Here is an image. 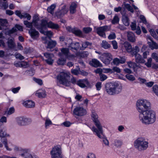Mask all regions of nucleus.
Listing matches in <instances>:
<instances>
[{
	"mask_svg": "<svg viewBox=\"0 0 158 158\" xmlns=\"http://www.w3.org/2000/svg\"><path fill=\"white\" fill-rule=\"evenodd\" d=\"M68 47L70 48V50L74 52L77 51L80 46L78 42L72 43L69 44Z\"/></svg>",
	"mask_w": 158,
	"mask_h": 158,
	"instance_id": "obj_17",
	"label": "nucleus"
},
{
	"mask_svg": "<svg viewBox=\"0 0 158 158\" xmlns=\"http://www.w3.org/2000/svg\"><path fill=\"white\" fill-rule=\"evenodd\" d=\"M122 89V85L119 82H109L105 85V91L110 95L118 94L121 92Z\"/></svg>",
	"mask_w": 158,
	"mask_h": 158,
	"instance_id": "obj_1",
	"label": "nucleus"
},
{
	"mask_svg": "<svg viewBox=\"0 0 158 158\" xmlns=\"http://www.w3.org/2000/svg\"><path fill=\"white\" fill-rule=\"evenodd\" d=\"M86 158H96L95 154L93 153H89L88 154Z\"/></svg>",
	"mask_w": 158,
	"mask_h": 158,
	"instance_id": "obj_64",
	"label": "nucleus"
},
{
	"mask_svg": "<svg viewBox=\"0 0 158 158\" xmlns=\"http://www.w3.org/2000/svg\"><path fill=\"white\" fill-rule=\"evenodd\" d=\"M127 64L128 66L131 68H134L136 66V64L134 62L131 61H129L127 62Z\"/></svg>",
	"mask_w": 158,
	"mask_h": 158,
	"instance_id": "obj_50",
	"label": "nucleus"
},
{
	"mask_svg": "<svg viewBox=\"0 0 158 158\" xmlns=\"http://www.w3.org/2000/svg\"><path fill=\"white\" fill-rule=\"evenodd\" d=\"M152 58H150L148 59L147 62L145 63V65L148 68L151 67L152 66Z\"/></svg>",
	"mask_w": 158,
	"mask_h": 158,
	"instance_id": "obj_49",
	"label": "nucleus"
},
{
	"mask_svg": "<svg viewBox=\"0 0 158 158\" xmlns=\"http://www.w3.org/2000/svg\"><path fill=\"white\" fill-rule=\"evenodd\" d=\"M89 64L91 66L94 67H101L102 65V64L97 59H93L89 62Z\"/></svg>",
	"mask_w": 158,
	"mask_h": 158,
	"instance_id": "obj_19",
	"label": "nucleus"
},
{
	"mask_svg": "<svg viewBox=\"0 0 158 158\" xmlns=\"http://www.w3.org/2000/svg\"><path fill=\"white\" fill-rule=\"evenodd\" d=\"M112 63L114 65L116 66H118L119 64V58H114L113 60Z\"/></svg>",
	"mask_w": 158,
	"mask_h": 158,
	"instance_id": "obj_60",
	"label": "nucleus"
},
{
	"mask_svg": "<svg viewBox=\"0 0 158 158\" xmlns=\"http://www.w3.org/2000/svg\"><path fill=\"white\" fill-rule=\"evenodd\" d=\"M22 19L26 18L28 20H30L31 18V16L30 14L27 13H22Z\"/></svg>",
	"mask_w": 158,
	"mask_h": 158,
	"instance_id": "obj_47",
	"label": "nucleus"
},
{
	"mask_svg": "<svg viewBox=\"0 0 158 158\" xmlns=\"http://www.w3.org/2000/svg\"><path fill=\"white\" fill-rule=\"evenodd\" d=\"M127 37L128 40L131 42H134L135 41L134 34L131 32H127Z\"/></svg>",
	"mask_w": 158,
	"mask_h": 158,
	"instance_id": "obj_26",
	"label": "nucleus"
},
{
	"mask_svg": "<svg viewBox=\"0 0 158 158\" xmlns=\"http://www.w3.org/2000/svg\"><path fill=\"white\" fill-rule=\"evenodd\" d=\"M1 141L2 143L4 145L5 147L7 150L11 151L12 150V149L10 148H9L7 146V140L6 139L4 138H2L1 139Z\"/></svg>",
	"mask_w": 158,
	"mask_h": 158,
	"instance_id": "obj_35",
	"label": "nucleus"
},
{
	"mask_svg": "<svg viewBox=\"0 0 158 158\" xmlns=\"http://www.w3.org/2000/svg\"><path fill=\"white\" fill-rule=\"evenodd\" d=\"M52 158H62V152L60 147L56 146L53 147L50 152Z\"/></svg>",
	"mask_w": 158,
	"mask_h": 158,
	"instance_id": "obj_7",
	"label": "nucleus"
},
{
	"mask_svg": "<svg viewBox=\"0 0 158 158\" xmlns=\"http://www.w3.org/2000/svg\"><path fill=\"white\" fill-rule=\"evenodd\" d=\"M92 28L90 27H85L83 28V31L85 34H88L91 32L92 31Z\"/></svg>",
	"mask_w": 158,
	"mask_h": 158,
	"instance_id": "obj_48",
	"label": "nucleus"
},
{
	"mask_svg": "<svg viewBox=\"0 0 158 158\" xmlns=\"http://www.w3.org/2000/svg\"><path fill=\"white\" fill-rule=\"evenodd\" d=\"M86 110L82 107L77 106L73 110L74 115L78 116H82L86 114Z\"/></svg>",
	"mask_w": 158,
	"mask_h": 158,
	"instance_id": "obj_12",
	"label": "nucleus"
},
{
	"mask_svg": "<svg viewBox=\"0 0 158 158\" xmlns=\"http://www.w3.org/2000/svg\"><path fill=\"white\" fill-rule=\"evenodd\" d=\"M77 69H72L71 70V73L74 75H77L79 74L80 68L78 66H77Z\"/></svg>",
	"mask_w": 158,
	"mask_h": 158,
	"instance_id": "obj_46",
	"label": "nucleus"
},
{
	"mask_svg": "<svg viewBox=\"0 0 158 158\" xmlns=\"http://www.w3.org/2000/svg\"><path fill=\"white\" fill-rule=\"evenodd\" d=\"M29 33L31 38L34 39H36L39 36V33L35 29H30L29 31Z\"/></svg>",
	"mask_w": 158,
	"mask_h": 158,
	"instance_id": "obj_18",
	"label": "nucleus"
},
{
	"mask_svg": "<svg viewBox=\"0 0 158 158\" xmlns=\"http://www.w3.org/2000/svg\"><path fill=\"white\" fill-rule=\"evenodd\" d=\"M23 23L27 27L30 28L31 29L33 27L32 23L30 22L27 21L25 20L24 21Z\"/></svg>",
	"mask_w": 158,
	"mask_h": 158,
	"instance_id": "obj_44",
	"label": "nucleus"
},
{
	"mask_svg": "<svg viewBox=\"0 0 158 158\" xmlns=\"http://www.w3.org/2000/svg\"><path fill=\"white\" fill-rule=\"evenodd\" d=\"M77 85L82 88L90 86L89 82L87 79L79 80L77 81Z\"/></svg>",
	"mask_w": 158,
	"mask_h": 158,
	"instance_id": "obj_13",
	"label": "nucleus"
},
{
	"mask_svg": "<svg viewBox=\"0 0 158 158\" xmlns=\"http://www.w3.org/2000/svg\"><path fill=\"white\" fill-rule=\"evenodd\" d=\"M112 44L114 49H116L118 48L117 43L115 40H114L111 42Z\"/></svg>",
	"mask_w": 158,
	"mask_h": 158,
	"instance_id": "obj_63",
	"label": "nucleus"
},
{
	"mask_svg": "<svg viewBox=\"0 0 158 158\" xmlns=\"http://www.w3.org/2000/svg\"><path fill=\"white\" fill-rule=\"evenodd\" d=\"M9 136V135H7L5 132H3L1 129H0V137L4 138Z\"/></svg>",
	"mask_w": 158,
	"mask_h": 158,
	"instance_id": "obj_55",
	"label": "nucleus"
},
{
	"mask_svg": "<svg viewBox=\"0 0 158 158\" xmlns=\"http://www.w3.org/2000/svg\"><path fill=\"white\" fill-rule=\"evenodd\" d=\"M8 25L6 19H0V30H6L7 28Z\"/></svg>",
	"mask_w": 158,
	"mask_h": 158,
	"instance_id": "obj_20",
	"label": "nucleus"
},
{
	"mask_svg": "<svg viewBox=\"0 0 158 158\" xmlns=\"http://www.w3.org/2000/svg\"><path fill=\"white\" fill-rule=\"evenodd\" d=\"M52 124V121L48 118H47L45 121V126L46 129L48 128L49 126Z\"/></svg>",
	"mask_w": 158,
	"mask_h": 158,
	"instance_id": "obj_43",
	"label": "nucleus"
},
{
	"mask_svg": "<svg viewBox=\"0 0 158 158\" xmlns=\"http://www.w3.org/2000/svg\"><path fill=\"white\" fill-rule=\"evenodd\" d=\"M77 57L78 56H76V53L75 55L71 54L69 52L66 57V58H67L69 60H73L74 58Z\"/></svg>",
	"mask_w": 158,
	"mask_h": 158,
	"instance_id": "obj_53",
	"label": "nucleus"
},
{
	"mask_svg": "<svg viewBox=\"0 0 158 158\" xmlns=\"http://www.w3.org/2000/svg\"><path fill=\"white\" fill-rule=\"evenodd\" d=\"M40 32L44 34V35H46L48 36H50L52 35V33L51 31H44V29H41L40 30Z\"/></svg>",
	"mask_w": 158,
	"mask_h": 158,
	"instance_id": "obj_39",
	"label": "nucleus"
},
{
	"mask_svg": "<svg viewBox=\"0 0 158 158\" xmlns=\"http://www.w3.org/2000/svg\"><path fill=\"white\" fill-rule=\"evenodd\" d=\"M126 77L128 80L133 81L135 80V77L132 75L129 74L126 75Z\"/></svg>",
	"mask_w": 158,
	"mask_h": 158,
	"instance_id": "obj_54",
	"label": "nucleus"
},
{
	"mask_svg": "<svg viewBox=\"0 0 158 158\" xmlns=\"http://www.w3.org/2000/svg\"><path fill=\"white\" fill-rule=\"evenodd\" d=\"M24 105L27 108H33L35 106V102L31 100H28L24 102Z\"/></svg>",
	"mask_w": 158,
	"mask_h": 158,
	"instance_id": "obj_27",
	"label": "nucleus"
},
{
	"mask_svg": "<svg viewBox=\"0 0 158 158\" xmlns=\"http://www.w3.org/2000/svg\"><path fill=\"white\" fill-rule=\"evenodd\" d=\"M139 116L140 121L145 124L153 123L156 119V113L152 110H148L143 113L139 114Z\"/></svg>",
	"mask_w": 158,
	"mask_h": 158,
	"instance_id": "obj_2",
	"label": "nucleus"
},
{
	"mask_svg": "<svg viewBox=\"0 0 158 158\" xmlns=\"http://www.w3.org/2000/svg\"><path fill=\"white\" fill-rule=\"evenodd\" d=\"M48 23L45 19H42L41 21V24L37 27V28L40 31V29H43L44 28L48 27Z\"/></svg>",
	"mask_w": 158,
	"mask_h": 158,
	"instance_id": "obj_22",
	"label": "nucleus"
},
{
	"mask_svg": "<svg viewBox=\"0 0 158 158\" xmlns=\"http://www.w3.org/2000/svg\"><path fill=\"white\" fill-rule=\"evenodd\" d=\"M148 43L150 48L152 50L158 49V44L153 41L152 42L148 41Z\"/></svg>",
	"mask_w": 158,
	"mask_h": 158,
	"instance_id": "obj_30",
	"label": "nucleus"
},
{
	"mask_svg": "<svg viewBox=\"0 0 158 158\" xmlns=\"http://www.w3.org/2000/svg\"><path fill=\"white\" fill-rule=\"evenodd\" d=\"M72 123L69 121H65L61 123V125H64V127H69L72 125Z\"/></svg>",
	"mask_w": 158,
	"mask_h": 158,
	"instance_id": "obj_58",
	"label": "nucleus"
},
{
	"mask_svg": "<svg viewBox=\"0 0 158 158\" xmlns=\"http://www.w3.org/2000/svg\"><path fill=\"white\" fill-rule=\"evenodd\" d=\"M134 146L139 151L146 150L148 147V142L145 137H139L134 142Z\"/></svg>",
	"mask_w": 158,
	"mask_h": 158,
	"instance_id": "obj_4",
	"label": "nucleus"
},
{
	"mask_svg": "<svg viewBox=\"0 0 158 158\" xmlns=\"http://www.w3.org/2000/svg\"><path fill=\"white\" fill-rule=\"evenodd\" d=\"M119 21V19L118 16L115 15L114 17L113 20L112 21V23L113 24H115V23H118Z\"/></svg>",
	"mask_w": 158,
	"mask_h": 158,
	"instance_id": "obj_52",
	"label": "nucleus"
},
{
	"mask_svg": "<svg viewBox=\"0 0 158 158\" xmlns=\"http://www.w3.org/2000/svg\"><path fill=\"white\" fill-rule=\"evenodd\" d=\"M152 58L154 59L156 62H158V56L157 53L155 52H153L152 54L151 55Z\"/></svg>",
	"mask_w": 158,
	"mask_h": 158,
	"instance_id": "obj_59",
	"label": "nucleus"
},
{
	"mask_svg": "<svg viewBox=\"0 0 158 158\" xmlns=\"http://www.w3.org/2000/svg\"><path fill=\"white\" fill-rule=\"evenodd\" d=\"M56 44V41H49L48 44L47 48H53L55 46Z\"/></svg>",
	"mask_w": 158,
	"mask_h": 158,
	"instance_id": "obj_40",
	"label": "nucleus"
},
{
	"mask_svg": "<svg viewBox=\"0 0 158 158\" xmlns=\"http://www.w3.org/2000/svg\"><path fill=\"white\" fill-rule=\"evenodd\" d=\"M8 48L10 49L14 48L16 46V44L14 38L9 39L7 42Z\"/></svg>",
	"mask_w": 158,
	"mask_h": 158,
	"instance_id": "obj_21",
	"label": "nucleus"
},
{
	"mask_svg": "<svg viewBox=\"0 0 158 158\" xmlns=\"http://www.w3.org/2000/svg\"><path fill=\"white\" fill-rule=\"evenodd\" d=\"M56 6V5L55 4L51 5L50 6L48 7L47 11L48 12L50 13L52 15L54 14V11Z\"/></svg>",
	"mask_w": 158,
	"mask_h": 158,
	"instance_id": "obj_33",
	"label": "nucleus"
},
{
	"mask_svg": "<svg viewBox=\"0 0 158 158\" xmlns=\"http://www.w3.org/2000/svg\"><path fill=\"white\" fill-rule=\"evenodd\" d=\"M16 121L17 124L19 126L27 125L31 122L30 119L24 117H19L16 118Z\"/></svg>",
	"mask_w": 158,
	"mask_h": 158,
	"instance_id": "obj_11",
	"label": "nucleus"
},
{
	"mask_svg": "<svg viewBox=\"0 0 158 158\" xmlns=\"http://www.w3.org/2000/svg\"><path fill=\"white\" fill-rule=\"evenodd\" d=\"M100 59L104 63L106 64H110V61L113 59V56L109 53L104 52L98 56Z\"/></svg>",
	"mask_w": 158,
	"mask_h": 158,
	"instance_id": "obj_9",
	"label": "nucleus"
},
{
	"mask_svg": "<svg viewBox=\"0 0 158 158\" xmlns=\"http://www.w3.org/2000/svg\"><path fill=\"white\" fill-rule=\"evenodd\" d=\"M91 44H92L91 43L87 41L83 42L82 43L81 49L82 50H84L87 48L88 46H90Z\"/></svg>",
	"mask_w": 158,
	"mask_h": 158,
	"instance_id": "obj_41",
	"label": "nucleus"
},
{
	"mask_svg": "<svg viewBox=\"0 0 158 158\" xmlns=\"http://www.w3.org/2000/svg\"><path fill=\"white\" fill-rule=\"evenodd\" d=\"M102 47L105 49H107L110 48V45L106 41L103 40L101 44Z\"/></svg>",
	"mask_w": 158,
	"mask_h": 158,
	"instance_id": "obj_38",
	"label": "nucleus"
},
{
	"mask_svg": "<svg viewBox=\"0 0 158 158\" xmlns=\"http://www.w3.org/2000/svg\"><path fill=\"white\" fill-rule=\"evenodd\" d=\"M48 27L57 29L59 28V26L57 24H55L52 22H50L48 23Z\"/></svg>",
	"mask_w": 158,
	"mask_h": 158,
	"instance_id": "obj_36",
	"label": "nucleus"
},
{
	"mask_svg": "<svg viewBox=\"0 0 158 158\" xmlns=\"http://www.w3.org/2000/svg\"><path fill=\"white\" fill-rule=\"evenodd\" d=\"M89 55L88 52L84 51L82 52H77L76 53V56H78V57L84 58L87 57Z\"/></svg>",
	"mask_w": 158,
	"mask_h": 158,
	"instance_id": "obj_34",
	"label": "nucleus"
},
{
	"mask_svg": "<svg viewBox=\"0 0 158 158\" xmlns=\"http://www.w3.org/2000/svg\"><path fill=\"white\" fill-rule=\"evenodd\" d=\"M136 109L139 114L143 113L151 108V104L145 99H139L136 102Z\"/></svg>",
	"mask_w": 158,
	"mask_h": 158,
	"instance_id": "obj_3",
	"label": "nucleus"
},
{
	"mask_svg": "<svg viewBox=\"0 0 158 158\" xmlns=\"http://www.w3.org/2000/svg\"><path fill=\"white\" fill-rule=\"evenodd\" d=\"M94 29L96 30L97 34L100 36L106 38L105 32L110 31V27L109 26L106 25L99 27H94Z\"/></svg>",
	"mask_w": 158,
	"mask_h": 158,
	"instance_id": "obj_8",
	"label": "nucleus"
},
{
	"mask_svg": "<svg viewBox=\"0 0 158 158\" xmlns=\"http://www.w3.org/2000/svg\"><path fill=\"white\" fill-rule=\"evenodd\" d=\"M44 56L46 58L45 60L46 62L49 65H52L54 61L52 59L54 57V55L52 53H44Z\"/></svg>",
	"mask_w": 158,
	"mask_h": 158,
	"instance_id": "obj_14",
	"label": "nucleus"
},
{
	"mask_svg": "<svg viewBox=\"0 0 158 158\" xmlns=\"http://www.w3.org/2000/svg\"><path fill=\"white\" fill-rule=\"evenodd\" d=\"M66 57L63 58L61 56L57 61V63L59 65H64L66 63Z\"/></svg>",
	"mask_w": 158,
	"mask_h": 158,
	"instance_id": "obj_37",
	"label": "nucleus"
},
{
	"mask_svg": "<svg viewBox=\"0 0 158 158\" xmlns=\"http://www.w3.org/2000/svg\"><path fill=\"white\" fill-rule=\"evenodd\" d=\"M119 58V64H123L126 61V57L125 56H120Z\"/></svg>",
	"mask_w": 158,
	"mask_h": 158,
	"instance_id": "obj_51",
	"label": "nucleus"
},
{
	"mask_svg": "<svg viewBox=\"0 0 158 158\" xmlns=\"http://www.w3.org/2000/svg\"><path fill=\"white\" fill-rule=\"evenodd\" d=\"M61 52L58 54V56H62V55L65 56L66 57L69 53V48H63L60 49Z\"/></svg>",
	"mask_w": 158,
	"mask_h": 158,
	"instance_id": "obj_24",
	"label": "nucleus"
},
{
	"mask_svg": "<svg viewBox=\"0 0 158 158\" xmlns=\"http://www.w3.org/2000/svg\"><path fill=\"white\" fill-rule=\"evenodd\" d=\"M116 37L115 34L114 32L110 33L108 37V39L110 40L115 39Z\"/></svg>",
	"mask_w": 158,
	"mask_h": 158,
	"instance_id": "obj_56",
	"label": "nucleus"
},
{
	"mask_svg": "<svg viewBox=\"0 0 158 158\" xmlns=\"http://www.w3.org/2000/svg\"><path fill=\"white\" fill-rule=\"evenodd\" d=\"M67 29L69 31L72 32L76 35L79 36H82V31L77 28H72L70 27H67Z\"/></svg>",
	"mask_w": 158,
	"mask_h": 158,
	"instance_id": "obj_16",
	"label": "nucleus"
},
{
	"mask_svg": "<svg viewBox=\"0 0 158 158\" xmlns=\"http://www.w3.org/2000/svg\"><path fill=\"white\" fill-rule=\"evenodd\" d=\"M91 117L92 119L96 126V127L93 126L91 129V130L93 132H94V131L93 130L94 128H95L97 131L102 129V125L98 119V117L97 114L95 112H92Z\"/></svg>",
	"mask_w": 158,
	"mask_h": 158,
	"instance_id": "obj_6",
	"label": "nucleus"
},
{
	"mask_svg": "<svg viewBox=\"0 0 158 158\" xmlns=\"http://www.w3.org/2000/svg\"><path fill=\"white\" fill-rule=\"evenodd\" d=\"M68 11V9L66 8V6L64 5L62 7L60 11H57L56 13V15L58 18H60L66 14Z\"/></svg>",
	"mask_w": 158,
	"mask_h": 158,
	"instance_id": "obj_15",
	"label": "nucleus"
},
{
	"mask_svg": "<svg viewBox=\"0 0 158 158\" xmlns=\"http://www.w3.org/2000/svg\"><path fill=\"white\" fill-rule=\"evenodd\" d=\"M94 134L96 135L98 138L102 140L104 144L106 146L109 145V142L107 139L106 136L104 135L103 133L102 129L97 131L95 128H94Z\"/></svg>",
	"mask_w": 158,
	"mask_h": 158,
	"instance_id": "obj_10",
	"label": "nucleus"
},
{
	"mask_svg": "<svg viewBox=\"0 0 158 158\" xmlns=\"http://www.w3.org/2000/svg\"><path fill=\"white\" fill-rule=\"evenodd\" d=\"M102 83L101 82H99L96 83L95 85V86L97 90L99 91L102 87Z\"/></svg>",
	"mask_w": 158,
	"mask_h": 158,
	"instance_id": "obj_61",
	"label": "nucleus"
},
{
	"mask_svg": "<svg viewBox=\"0 0 158 158\" xmlns=\"http://www.w3.org/2000/svg\"><path fill=\"white\" fill-rule=\"evenodd\" d=\"M100 80L101 81H103L107 78V76L103 73L100 74Z\"/></svg>",
	"mask_w": 158,
	"mask_h": 158,
	"instance_id": "obj_57",
	"label": "nucleus"
},
{
	"mask_svg": "<svg viewBox=\"0 0 158 158\" xmlns=\"http://www.w3.org/2000/svg\"><path fill=\"white\" fill-rule=\"evenodd\" d=\"M39 20V18L38 17L34 16L33 19V20L32 22V24H33V25L35 26L36 28L37 27V26H39V25L38 24L37 22Z\"/></svg>",
	"mask_w": 158,
	"mask_h": 158,
	"instance_id": "obj_42",
	"label": "nucleus"
},
{
	"mask_svg": "<svg viewBox=\"0 0 158 158\" xmlns=\"http://www.w3.org/2000/svg\"><path fill=\"white\" fill-rule=\"evenodd\" d=\"M113 72L112 71V69L110 68H103L102 69V72L104 73H112Z\"/></svg>",
	"mask_w": 158,
	"mask_h": 158,
	"instance_id": "obj_62",
	"label": "nucleus"
},
{
	"mask_svg": "<svg viewBox=\"0 0 158 158\" xmlns=\"http://www.w3.org/2000/svg\"><path fill=\"white\" fill-rule=\"evenodd\" d=\"M35 95L40 98H44L46 97V94L44 90L41 89L37 91Z\"/></svg>",
	"mask_w": 158,
	"mask_h": 158,
	"instance_id": "obj_25",
	"label": "nucleus"
},
{
	"mask_svg": "<svg viewBox=\"0 0 158 158\" xmlns=\"http://www.w3.org/2000/svg\"><path fill=\"white\" fill-rule=\"evenodd\" d=\"M139 47L136 46H135V48L132 49V51L131 52V54L133 55H135L136 54H138L137 53L139 51Z\"/></svg>",
	"mask_w": 158,
	"mask_h": 158,
	"instance_id": "obj_45",
	"label": "nucleus"
},
{
	"mask_svg": "<svg viewBox=\"0 0 158 158\" xmlns=\"http://www.w3.org/2000/svg\"><path fill=\"white\" fill-rule=\"evenodd\" d=\"M113 144L116 148H119L122 145L123 142L120 139H115L113 141Z\"/></svg>",
	"mask_w": 158,
	"mask_h": 158,
	"instance_id": "obj_28",
	"label": "nucleus"
},
{
	"mask_svg": "<svg viewBox=\"0 0 158 158\" xmlns=\"http://www.w3.org/2000/svg\"><path fill=\"white\" fill-rule=\"evenodd\" d=\"M135 61L136 63L143 64L145 62L144 58H143L139 54H136L135 55Z\"/></svg>",
	"mask_w": 158,
	"mask_h": 158,
	"instance_id": "obj_23",
	"label": "nucleus"
},
{
	"mask_svg": "<svg viewBox=\"0 0 158 158\" xmlns=\"http://www.w3.org/2000/svg\"><path fill=\"white\" fill-rule=\"evenodd\" d=\"M56 79L59 83L66 86H70L69 76L66 73L61 72L56 76Z\"/></svg>",
	"mask_w": 158,
	"mask_h": 158,
	"instance_id": "obj_5",
	"label": "nucleus"
},
{
	"mask_svg": "<svg viewBox=\"0 0 158 158\" xmlns=\"http://www.w3.org/2000/svg\"><path fill=\"white\" fill-rule=\"evenodd\" d=\"M122 21L123 24L126 26H128L130 24V20L128 18L126 15H123L122 17Z\"/></svg>",
	"mask_w": 158,
	"mask_h": 158,
	"instance_id": "obj_31",
	"label": "nucleus"
},
{
	"mask_svg": "<svg viewBox=\"0 0 158 158\" xmlns=\"http://www.w3.org/2000/svg\"><path fill=\"white\" fill-rule=\"evenodd\" d=\"M77 6V4L75 2L71 3L70 6V12L71 14H73L76 12Z\"/></svg>",
	"mask_w": 158,
	"mask_h": 158,
	"instance_id": "obj_32",
	"label": "nucleus"
},
{
	"mask_svg": "<svg viewBox=\"0 0 158 158\" xmlns=\"http://www.w3.org/2000/svg\"><path fill=\"white\" fill-rule=\"evenodd\" d=\"M123 45L125 49L127 52L131 53L132 51V48L131 44L127 42H125Z\"/></svg>",
	"mask_w": 158,
	"mask_h": 158,
	"instance_id": "obj_29",
	"label": "nucleus"
}]
</instances>
